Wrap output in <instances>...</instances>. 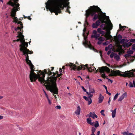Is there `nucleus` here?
<instances>
[{
  "mask_svg": "<svg viewBox=\"0 0 135 135\" xmlns=\"http://www.w3.org/2000/svg\"><path fill=\"white\" fill-rule=\"evenodd\" d=\"M28 54H26L25 52H24V53H23V55H25V56L26 57V61H28L29 60V56Z\"/></svg>",
  "mask_w": 135,
  "mask_h": 135,
  "instance_id": "nucleus-25",
  "label": "nucleus"
},
{
  "mask_svg": "<svg viewBox=\"0 0 135 135\" xmlns=\"http://www.w3.org/2000/svg\"><path fill=\"white\" fill-rule=\"evenodd\" d=\"M99 72L102 74L101 76L105 78V74H104V71H106L108 73H110V69L107 66H102L99 68Z\"/></svg>",
  "mask_w": 135,
  "mask_h": 135,
  "instance_id": "nucleus-7",
  "label": "nucleus"
},
{
  "mask_svg": "<svg viewBox=\"0 0 135 135\" xmlns=\"http://www.w3.org/2000/svg\"><path fill=\"white\" fill-rule=\"evenodd\" d=\"M133 51L132 50H130L129 51H128L127 52V54H129V55H130L131 54H133Z\"/></svg>",
  "mask_w": 135,
  "mask_h": 135,
  "instance_id": "nucleus-39",
  "label": "nucleus"
},
{
  "mask_svg": "<svg viewBox=\"0 0 135 135\" xmlns=\"http://www.w3.org/2000/svg\"><path fill=\"white\" fill-rule=\"evenodd\" d=\"M129 132L128 131L127 132H123L122 133L123 135H128Z\"/></svg>",
  "mask_w": 135,
  "mask_h": 135,
  "instance_id": "nucleus-41",
  "label": "nucleus"
},
{
  "mask_svg": "<svg viewBox=\"0 0 135 135\" xmlns=\"http://www.w3.org/2000/svg\"><path fill=\"white\" fill-rule=\"evenodd\" d=\"M20 42L21 43V44H23L26 47H27L28 46V42H24V41H20Z\"/></svg>",
  "mask_w": 135,
  "mask_h": 135,
  "instance_id": "nucleus-31",
  "label": "nucleus"
},
{
  "mask_svg": "<svg viewBox=\"0 0 135 135\" xmlns=\"http://www.w3.org/2000/svg\"><path fill=\"white\" fill-rule=\"evenodd\" d=\"M132 44L131 43L128 42L127 43H126L124 45V46L125 47H128L129 46H131L132 45Z\"/></svg>",
  "mask_w": 135,
  "mask_h": 135,
  "instance_id": "nucleus-29",
  "label": "nucleus"
},
{
  "mask_svg": "<svg viewBox=\"0 0 135 135\" xmlns=\"http://www.w3.org/2000/svg\"><path fill=\"white\" fill-rule=\"evenodd\" d=\"M120 94V93H117L115 95L113 99L114 100H115L117 98L118 95Z\"/></svg>",
  "mask_w": 135,
  "mask_h": 135,
  "instance_id": "nucleus-34",
  "label": "nucleus"
},
{
  "mask_svg": "<svg viewBox=\"0 0 135 135\" xmlns=\"http://www.w3.org/2000/svg\"><path fill=\"white\" fill-rule=\"evenodd\" d=\"M100 25V23L99 20H97L95 23H93L92 25V27L93 28H97L98 26Z\"/></svg>",
  "mask_w": 135,
  "mask_h": 135,
  "instance_id": "nucleus-12",
  "label": "nucleus"
},
{
  "mask_svg": "<svg viewBox=\"0 0 135 135\" xmlns=\"http://www.w3.org/2000/svg\"><path fill=\"white\" fill-rule=\"evenodd\" d=\"M69 66L70 68H71V70L73 69L74 70H75L76 68V66L73 63H70L69 65H66L65 66Z\"/></svg>",
  "mask_w": 135,
  "mask_h": 135,
  "instance_id": "nucleus-15",
  "label": "nucleus"
},
{
  "mask_svg": "<svg viewBox=\"0 0 135 135\" xmlns=\"http://www.w3.org/2000/svg\"><path fill=\"white\" fill-rule=\"evenodd\" d=\"M97 7H98V6H91L90 7V11L87 10L86 11L85 16H86V18H87L90 15H91V16H92L91 14L92 10L94 8H95V9H97Z\"/></svg>",
  "mask_w": 135,
  "mask_h": 135,
  "instance_id": "nucleus-9",
  "label": "nucleus"
},
{
  "mask_svg": "<svg viewBox=\"0 0 135 135\" xmlns=\"http://www.w3.org/2000/svg\"><path fill=\"white\" fill-rule=\"evenodd\" d=\"M85 66H86L87 69L88 71L90 72H91L92 71V69L91 68H89L88 66V65L86 64L85 65H83L82 64V65H80L79 66H78L77 68V70H84L85 69Z\"/></svg>",
  "mask_w": 135,
  "mask_h": 135,
  "instance_id": "nucleus-10",
  "label": "nucleus"
},
{
  "mask_svg": "<svg viewBox=\"0 0 135 135\" xmlns=\"http://www.w3.org/2000/svg\"><path fill=\"white\" fill-rule=\"evenodd\" d=\"M26 62L29 65V66L30 65L32 64L31 61L29 60H28V61H26Z\"/></svg>",
  "mask_w": 135,
  "mask_h": 135,
  "instance_id": "nucleus-46",
  "label": "nucleus"
},
{
  "mask_svg": "<svg viewBox=\"0 0 135 135\" xmlns=\"http://www.w3.org/2000/svg\"><path fill=\"white\" fill-rule=\"evenodd\" d=\"M112 44L109 45L108 46V47L109 49H111L112 48Z\"/></svg>",
  "mask_w": 135,
  "mask_h": 135,
  "instance_id": "nucleus-52",
  "label": "nucleus"
},
{
  "mask_svg": "<svg viewBox=\"0 0 135 135\" xmlns=\"http://www.w3.org/2000/svg\"><path fill=\"white\" fill-rule=\"evenodd\" d=\"M89 95V96H88L89 98H92L93 97V93H89V95Z\"/></svg>",
  "mask_w": 135,
  "mask_h": 135,
  "instance_id": "nucleus-45",
  "label": "nucleus"
},
{
  "mask_svg": "<svg viewBox=\"0 0 135 135\" xmlns=\"http://www.w3.org/2000/svg\"><path fill=\"white\" fill-rule=\"evenodd\" d=\"M23 32V30L22 31V32H18V33L20 34L17 36V37L18 38H20L21 40V41H24V42H25V39L24 38V36L23 35H22V33Z\"/></svg>",
  "mask_w": 135,
  "mask_h": 135,
  "instance_id": "nucleus-13",
  "label": "nucleus"
},
{
  "mask_svg": "<svg viewBox=\"0 0 135 135\" xmlns=\"http://www.w3.org/2000/svg\"><path fill=\"white\" fill-rule=\"evenodd\" d=\"M96 123L94 124V126L95 128H96L99 126V124L98 121L95 122Z\"/></svg>",
  "mask_w": 135,
  "mask_h": 135,
  "instance_id": "nucleus-37",
  "label": "nucleus"
},
{
  "mask_svg": "<svg viewBox=\"0 0 135 135\" xmlns=\"http://www.w3.org/2000/svg\"><path fill=\"white\" fill-rule=\"evenodd\" d=\"M97 32L100 34H103L104 31L102 30L101 28H98L97 29Z\"/></svg>",
  "mask_w": 135,
  "mask_h": 135,
  "instance_id": "nucleus-26",
  "label": "nucleus"
},
{
  "mask_svg": "<svg viewBox=\"0 0 135 135\" xmlns=\"http://www.w3.org/2000/svg\"><path fill=\"white\" fill-rule=\"evenodd\" d=\"M106 93L109 95H111V93L108 91L107 90H106Z\"/></svg>",
  "mask_w": 135,
  "mask_h": 135,
  "instance_id": "nucleus-57",
  "label": "nucleus"
},
{
  "mask_svg": "<svg viewBox=\"0 0 135 135\" xmlns=\"http://www.w3.org/2000/svg\"><path fill=\"white\" fill-rule=\"evenodd\" d=\"M11 1H14V2H12L11 1H9L8 4L11 6L13 7H17L18 4L17 3L18 2V0H11Z\"/></svg>",
  "mask_w": 135,
  "mask_h": 135,
  "instance_id": "nucleus-11",
  "label": "nucleus"
},
{
  "mask_svg": "<svg viewBox=\"0 0 135 135\" xmlns=\"http://www.w3.org/2000/svg\"><path fill=\"white\" fill-rule=\"evenodd\" d=\"M96 129V128L94 127H92L91 129V133H94Z\"/></svg>",
  "mask_w": 135,
  "mask_h": 135,
  "instance_id": "nucleus-36",
  "label": "nucleus"
},
{
  "mask_svg": "<svg viewBox=\"0 0 135 135\" xmlns=\"http://www.w3.org/2000/svg\"><path fill=\"white\" fill-rule=\"evenodd\" d=\"M89 92H90V93H95V90L94 89H91L89 90Z\"/></svg>",
  "mask_w": 135,
  "mask_h": 135,
  "instance_id": "nucleus-38",
  "label": "nucleus"
},
{
  "mask_svg": "<svg viewBox=\"0 0 135 135\" xmlns=\"http://www.w3.org/2000/svg\"><path fill=\"white\" fill-rule=\"evenodd\" d=\"M107 65L109 67H110L112 68H113V66H112V65H110L109 64H107Z\"/></svg>",
  "mask_w": 135,
  "mask_h": 135,
  "instance_id": "nucleus-59",
  "label": "nucleus"
},
{
  "mask_svg": "<svg viewBox=\"0 0 135 135\" xmlns=\"http://www.w3.org/2000/svg\"><path fill=\"white\" fill-rule=\"evenodd\" d=\"M105 37L107 38V40L110 39L112 38V36L110 35V31L107 33L105 35Z\"/></svg>",
  "mask_w": 135,
  "mask_h": 135,
  "instance_id": "nucleus-19",
  "label": "nucleus"
},
{
  "mask_svg": "<svg viewBox=\"0 0 135 135\" xmlns=\"http://www.w3.org/2000/svg\"><path fill=\"white\" fill-rule=\"evenodd\" d=\"M31 71H30L29 75L30 79V81L31 82L35 81L37 79H38V81L41 84H43L44 82L45 81L44 78L45 77V74H47L49 75H50L52 73L51 72L50 69H48V71L46 69H45L44 72H42L41 70H39V72L40 73V74H36L34 72L35 71L34 66L32 64L30 65Z\"/></svg>",
  "mask_w": 135,
  "mask_h": 135,
  "instance_id": "nucleus-3",
  "label": "nucleus"
},
{
  "mask_svg": "<svg viewBox=\"0 0 135 135\" xmlns=\"http://www.w3.org/2000/svg\"><path fill=\"white\" fill-rule=\"evenodd\" d=\"M109 23L108 25L109 28L110 30H111L112 28L113 25L112 23L109 20Z\"/></svg>",
  "mask_w": 135,
  "mask_h": 135,
  "instance_id": "nucleus-24",
  "label": "nucleus"
},
{
  "mask_svg": "<svg viewBox=\"0 0 135 135\" xmlns=\"http://www.w3.org/2000/svg\"><path fill=\"white\" fill-rule=\"evenodd\" d=\"M129 87H130V88H132V87H134L133 83H132L131 82H129Z\"/></svg>",
  "mask_w": 135,
  "mask_h": 135,
  "instance_id": "nucleus-40",
  "label": "nucleus"
},
{
  "mask_svg": "<svg viewBox=\"0 0 135 135\" xmlns=\"http://www.w3.org/2000/svg\"><path fill=\"white\" fill-rule=\"evenodd\" d=\"M20 50L23 53H24V52H25L26 54H31L33 53V51H30L28 49L27 50H26L25 51V50H23L22 49V48L20 49Z\"/></svg>",
  "mask_w": 135,
  "mask_h": 135,
  "instance_id": "nucleus-14",
  "label": "nucleus"
},
{
  "mask_svg": "<svg viewBox=\"0 0 135 135\" xmlns=\"http://www.w3.org/2000/svg\"><path fill=\"white\" fill-rule=\"evenodd\" d=\"M93 34L91 35V38H95L96 40L98 39L100 41H102L104 40V38L102 36L100 37V34L97 33V31L96 30H94L93 31Z\"/></svg>",
  "mask_w": 135,
  "mask_h": 135,
  "instance_id": "nucleus-8",
  "label": "nucleus"
},
{
  "mask_svg": "<svg viewBox=\"0 0 135 135\" xmlns=\"http://www.w3.org/2000/svg\"><path fill=\"white\" fill-rule=\"evenodd\" d=\"M19 47H20V49L22 48L23 50H25V51L27 49V47L25 46L23 44H21L20 45Z\"/></svg>",
  "mask_w": 135,
  "mask_h": 135,
  "instance_id": "nucleus-22",
  "label": "nucleus"
},
{
  "mask_svg": "<svg viewBox=\"0 0 135 135\" xmlns=\"http://www.w3.org/2000/svg\"><path fill=\"white\" fill-rule=\"evenodd\" d=\"M61 107L60 106V105H57V106H56L55 107V108L57 109H60L61 108Z\"/></svg>",
  "mask_w": 135,
  "mask_h": 135,
  "instance_id": "nucleus-49",
  "label": "nucleus"
},
{
  "mask_svg": "<svg viewBox=\"0 0 135 135\" xmlns=\"http://www.w3.org/2000/svg\"><path fill=\"white\" fill-rule=\"evenodd\" d=\"M65 12H68L69 14H70L71 13L70 12V11L69 9L68 8H67L66 10L65 11Z\"/></svg>",
  "mask_w": 135,
  "mask_h": 135,
  "instance_id": "nucleus-54",
  "label": "nucleus"
},
{
  "mask_svg": "<svg viewBox=\"0 0 135 135\" xmlns=\"http://www.w3.org/2000/svg\"><path fill=\"white\" fill-rule=\"evenodd\" d=\"M81 108L79 106L77 107L76 110L75 112V113L76 115H79L80 113Z\"/></svg>",
  "mask_w": 135,
  "mask_h": 135,
  "instance_id": "nucleus-18",
  "label": "nucleus"
},
{
  "mask_svg": "<svg viewBox=\"0 0 135 135\" xmlns=\"http://www.w3.org/2000/svg\"><path fill=\"white\" fill-rule=\"evenodd\" d=\"M91 116H92L91 117L94 119L95 118H94L95 117L96 118H97V116L95 114V113L94 112L93 113H92V114H91Z\"/></svg>",
  "mask_w": 135,
  "mask_h": 135,
  "instance_id": "nucleus-33",
  "label": "nucleus"
},
{
  "mask_svg": "<svg viewBox=\"0 0 135 135\" xmlns=\"http://www.w3.org/2000/svg\"><path fill=\"white\" fill-rule=\"evenodd\" d=\"M104 110H102L100 112L102 115L103 116H105V114L104 113Z\"/></svg>",
  "mask_w": 135,
  "mask_h": 135,
  "instance_id": "nucleus-48",
  "label": "nucleus"
},
{
  "mask_svg": "<svg viewBox=\"0 0 135 135\" xmlns=\"http://www.w3.org/2000/svg\"><path fill=\"white\" fill-rule=\"evenodd\" d=\"M88 25H89V24H88V22L86 20V19L85 20V23L84 24V27H85L86 26Z\"/></svg>",
  "mask_w": 135,
  "mask_h": 135,
  "instance_id": "nucleus-47",
  "label": "nucleus"
},
{
  "mask_svg": "<svg viewBox=\"0 0 135 135\" xmlns=\"http://www.w3.org/2000/svg\"><path fill=\"white\" fill-rule=\"evenodd\" d=\"M23 24L22 23L21 24L20 26H18L15 29V30L16 31H17L18 30H20V31H21V29L22 28H23Z\"/></svg>",
  "mask_w": 135,
  "mask_h": 135,
  "instance_id": "nucleus-23",
  "label": "nucleus"
},
{
  "mask_svg": "<svg viewBox=\"0 0 135 135\" xmlns=\"http://www.w3.org/2000/svg\"><path fill=\"white\" fill-rule=\"evenodd\" d=\"M17 7H14L11 10V13L10 16L14 20L13 22L16 23L18 21V18L17 17H15L16 14V12L17 11H18L20 10L19 7L20 4H17Z\"/></svg>",
  "mask_w": 135,
  "mask_h": 135,
  "instance_id": "nucleus-6",
  "label": "nucleus"
},
{
  "mask_svg": "<svg viewBox=\"0 0 135 135\" xmlns=\"http://www.w3.org/2000/svg\"><path fill=\"white\" fill-rule=\"evenodd\" d=\"M116 109L117 108H115L113 110H111V111L112 112V114L113 118H114L115 117Z\"/></svg>",
  "mask_w": 135,
  "mask_h": 135,
  "instance_id": "nucleus-21",
  "label": "nucleus"
},
{
  "mask_svg": "<svg viewBox=\"0 0 135 135\" xmlns=\"http://www.w3.org/2000/svg\"><path fill=\"white\" fill-rule=\"evenodd\" d=\"M81 88H82V89H83V90L85 91H86V90L85 89V88H84V87L83 86H81Z\"/></svg>",
  "mask_w": 135,
  "mask_h": 135,
  "instance_id": "nucleus-61",
  "label": "nucleus"
},
{
  "mask_svg": "<svg viewBox=\"0 0 135 135\" xmlns=\"http://www.w3.org/2000/svg\"><path fill=\"white\" fill-rule=\"evenodd\" d=\"M44 93H45V94L47 98H49V97H48V96L47 94L45 92V90H44Z\"/></svg>",
  "mask_w": 135,
  "mask_h": 135,
  "instance_id": "nucleus-58",
  "label": "nucleus"
},
{
  "mask_svg": "<svg viewBox=\"0 0 135 135\" xmlns=\"http://www.w3.org/2000/svg\"><path fill=\"white\" fill-rule=\"evenodd\" d=\"M120 43H123L125 41V39H120Z\"/></svg>",
  "mask_w": 135,
  "mask_h": 135,
  "instance_id": "nucleus-51",
  "label": "nucleus"
},
{
  "mask_svg": "<svg viewBox=\"0 0 135 135\" xmlns=\"http://www.w3.org/2000/svg\"><path fill=\"white\" fill-rule=\"evenodd\" d=\"M69 0H48L46 3V8L52 13L54 12L57 15L58 13H62L61 10H63L64 7L70 8L69 6Z\"/></svg>",
  "mask_w": 135,
  "mask_h": 135,
  "instance_id": "nucleus-1",
  "label": "nucleus"
},
{
  "mask_svg": "<svg viewBox=\"0 0 135 135\" xmlns=\"http://www.w3.org/2000/svg\"><path fill=\"white\" fill-rule=\"evenodd\" d=\"M130 42H135V39H131L130 40Z\"/></svg>",
  "mask_w": 135,
  "mask_h": 135,
  "instance_id": "nucleus-50",
  "label": "nucleus"
},
{
  "mask_svg": "<svg viewBox=\"0 0 135 135\" xmlns=\"http://www.w3.org/2000/svg\"><path fill=\"white\" fill-rule=\"evenodd\" d=\"M100 28H102L103 30H105L106 28V25L105 24H102L100 26Z\"/></svg>",
  "mask_w": 135,
  "mask_h": 135,
  "instance_id": "nucleus-30",
  "label": "nucleus"
},
{
  "mask_svg": "<svg viewBox=\"0 0 135 135\" xmlns=\"http://www.w3.org/2000/svg\"><path fill=\"white\" fill-rule=\"evenodd\" d=\"M127 93H124L118 99V101H121L125 97H127Z\"/></svg>",
  "mask_w": 135,
  "mask_h": 135,
  "instance_id": "nucleus-16",
  "label": "nucleus"
},
{
  "mask_svg": "<svg viewBox=\"0 0 135 135\" xmlns=\"http://www.w3.org/2000/svg\"><path fill=\"white\" fill-rule=\"evenodd\" d=\"M47 99L48 100L49 104H51V103L50 100L49 99V98H47Z\"/></svg>",
  "mask_w": 135,
  "mask_h": 135,
  "instance_id": "nucleus-62",
  "label": "nucleus"
},
{
  "mask_svg": "<svg viewBox=\"0 0 135 135\" xmlns=\"http://www.w3.org/2000/svg\"><path fill=\"white\" fill-rule=\"evenodd\" d=\"M97 9L94 8L92 10L91 13L92 16H94L93 18V21H95L98 19V20H99L100 25L101 23L104 24V23L107 24V22L105 21L106 16L105 13H103L100 8L98 7H97Z\"/></svg>",
  "mask_w": 135,
  "mask_h": 135,
  "instance_id": "nucleus-4",
  "label": "nucleus"
},
{
  "mask_svg": "<svg viewBox=\"0 0 135 135\" xmlns=\"http://www.w3.org/2000/svg\"><path fill=\"white\" fill-rule=\"evenodd\" d=\"M89 114H87V115H86V117H89V118H90V117H92V116H91V114H92V113L91 112H90V113H89Z\"/></svg>",
  "mask_w": 135,
  "mask_h": 135,
  "instance_id": "nucleus-42",
  "label": "nucleus"
},
{
  "mask_svg": "<svg viewBox=\"0 0 135 135\" xmlns=\"http://www.w3.org/2000/svg\"><path fill=\"white\" fill-rule=\"evenodd\" d=\"M133 85L134 87H135V81L134 80H133Z\"/></svg>",
  "mask_w": 135,
  "mask_h": 135,
  "instance_id": "nucleus-64",
  "label": "nucleus"
},
{
  "mask_svg": "<svg viewBox=\"0 0 135 135\" xmlns=\"http://www.w3.org/2000/svg\"><path fill=\"white\" fill-rule=\"evenodd\" d=\"M17 23L18 24H20V25L21 24H22V23H21V21H18H18H17V22H16V23Z\"/></svg>",
  "mask_w": 135,
  "mask_h": 135,
  "instance_id": "nucleus-63",
  "label": "nucleus"
},
{
  "mask_svg": "<svg viewBox=\"0 0 135 135\" xmlns=\"http://www.w3.org/2000/svg\"><path fill=\"white\" fill-rule=\"evenodd\" d=\"M130 71H126L125 72H122L118 70H112L110 69V72L111 73L109 74V76H116L119 75L124 77H128L129 78L134 76V74L132 72Z\"/></svg>",
  "mask_w": 135,
  "mask_h": 135,
  "instance_id": "nucleus-5",
  "label": "nucleus"
},
{
  "mask_svg": "<svg viewBox=\"0 0 135 135\" xmlns=\"http://www.w3.org/2000/svg\"><path fill=\"white\" fill-rule=\"evenodd\" d=\"M111 52V50H109V51H108L107 52V54L108 55H109Z\"/></svg>",
  "mask_w": 135,
  "mask_h": 135,
  "instance_id": "nucleus-60",
  "label": "nucleus"
},
{
  "mask_svg": "<svg viewBox=\"0 0 135 135\" xmlns=\"http://www.w3.org/2000/svg\"><path fill=\"white\" fill-rule=\"evenodd\" d=\"M114 39L116 41H118L120 40L122 38V36L120 34H119L117 36H114Z\"/></svg>",
  "mask_w": 135,
  "mask_h": 135,
  "instance_id": "nucleus-17",
  "label": "nucleus"
},
{
  "mask_svg": "<svg viewBox=\"0 0 135 135\" xmlns=\"http://www.w3.org/2000/svg\"><path fill=\"white\" fill-rule=\"evenodd\" d=\"M119 28H120V30H122L123 31V30H124V28H126V26H122L120 24H119Z\"/></svg>",
  "mask_w": 135,
  "mask_h": 135,
  "instance_id": "nucleus-28",
  "label": "nucleus"
},
{
  "mask_svg": "<svg viewBox=\"0 0 135 135\" xmlns=\"http://www.w3.org/2000/svg\"><path fill=\"white\" fill-rule=\"evenodd\" d=\"M114 58L117 61H118V60L120 59L119 56L117 54H115L114 56Z\"/></svg>",
  "mask_w": 135,
  "mask_h": 135,
  "instance_id": "nucleus-27",
  "label": "nucleus"
},
{
  "mask_svg": "<svg viewBox=\"0 0 135 135\" xmlns=\"http://www.w3.org/2000/svg\"><path fill=\"white\" fill-rule=\"evenodd\" d=\"M83 98L85 99L86 101L88 100V99H89L88 97H87L85 96H84L83 97Z\"/></svg>",
  "mask_w": 135,
  "mask_h": 135,
  "instance_id": "nucleus-55",
  "label": "nucleus"
},
{
  "mask_svg": "<svg viewBox=\"0 0 135 135\" xmlns=\"http://www.w3.org/2000/svg\"><path fill=\"white\" fill-rule=\"evenodd\" d=\"M52 73L50 75V77H48L46 80L44 82L45 86L48 90H49L51 93L58 94V89L57 87L56 81L58 77H61L63 74L60 73L56 76V73ZM49 76H50L48 75Z\"/></svg>",
  "mask_w": 135,
  "mask_h": 135,
  "instance_id": "nucleus-2",
  "label": "nucleus"
},
{
  "mask_svg": "<svg viewBox=\"0 0 135 135\" xmlns=\"http://www.w3.org/2000/svg\"><path fill=\"white\" fill-rule=\"evenodd\" d=\"M132 49L133 50H135V44L132 45Z\"/></svg>",
  "mask_w": 135,
  "mask_h": 135,
  "instance_id": "nucleus-53",
  "label": "nucleus"
},
{
  "mask_svg": "<svg viewBox=\"0 0 135 135\" xmlns=\"http://www.w3.org/2000/svg\"><path fill=\"white\" fill-rule=\"evenodd\" d=\"M86 27H85V26L84 27V28L83 30V35L84 36L85 35L84 34V32L86 31Z\"/></svg>",
  "mask_w": 135,
  "mask_h": 135,
  "instance_id": "nucleus-56",
  "label": "nucleus"
},
{
  "mask_svg": "<svg viewBox=\"0 0 135 135\" xmlns=\"http://www.w3.org/2000/svg\"><path fill=\"white\" fill-rule=\"evenodd\" d=\"M91 118H88L86 119L87 122L89 124H91Z\"/></svg>",
  "mask_w": 135,
  "mask_h": 135,
  "instance_id": "nucleus-32",
  "label": "nucleus"
},
{
  "mask_svg": "<svg viewBox=\"0 0 135 135\" xmlns=\"http://www.w3.org/2000/svg\"><path fill=\"white\" fill-rule=\"evenodd\" d=\"M88 101V105H90L92 102V100L91 98H89L88 99V100H87Z\"/></svg>",
  "mask_w": 135,
  "mask_h": 135,
  "instance_id": "nucleus-35",
  "label": "nucleus"
},
{
  "mask_svg": "<svg viewBox=\"0 0 135 135\" xmlns=\"http://www.w3.org/2000/svg\"><path fill=\"white\" fill-rule=\"evenodd\" d=\"M131 55L129 54H125L124 55V56L126 58H128Z\"/></svg>",
  "mask_w": 135,
  "mask_h": 135,
  "instance_id": "nucleus-43",
  "label": "nucleus"
},
{
  "mask_svg": "<svg viewBox=\"0 0 135 135\" xmlns=\"http://www.w3.org/2000/svg\"><path fill=\"white\" fill-rule=\"evenodd\" d=\"M99 97L98 98V102L99 103H101L104 98V97L103 96H102L101 94L99 95Z\"/></svg>",
  "mask_w": 135,
  "mask_h": 135,
  "instance_id": "nucleus-20",
  "label": "nucleus"
},
{
  "mask_svg": "<svg viewBox=\"0 0 135 135\" xmlns=\"http://www.w3.org/2000/svg\"><path fill=\"white\" fill-rule=\"evenodd\" d=\"M114 53L113 52H112L110 54V57L111 58H112L114 56Z\"/></svg>",
  "mask_w": 135,
  "mask_h": 135,
  "instance_id": "nucleus-44",
  "label": "nucleus"
}]
</instances>
